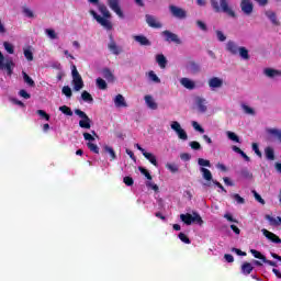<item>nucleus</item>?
Instances as JSON below:
<instances>
[{
    "label": "nucleus",
    "instance_id": "54",
    "mask_svg": "<svg viewBox=\"0 0 281 281\" xmlns=\"http://www.w3.org/2000/svg\"><path fill=\"white\" fill-rule=\"evenodd\" d=\"M46 34L49 36V38L55 40L58 38V35L56 34V31L54 29H46Z\"/></svg>",
    "mask_w": 281,
    "mask_h": 281
},
{
    "label": "nucleus",
    "instance_id": "44",
    "mask_svg": "<svg viewBox=\"0 0 281 281\" xmlns=\"http://www.w3.org/2000/svg\"><path fill=\"white\" fill-rule=\"evenodd\" d=\"M198 164L199 166H202V168H212V162H210V160L204 158H199Z\"/></svg>",
    "mask_w": 281,
    "mask_h": 281
},
{
    "label": "nucleus",
    "instance_id": "41",
    "mask_svg": "<svg viewBox=\"0 0 281 281\" xmlns=\"http://www.w3.org/2000/svg\"><path fill=\"white\" fill-rule=\"evenodd\" d=\"M226 135H227L228 139H231V142H235L236 144H240V137H238V135H236V133L227 132Z\"/></svg>",
    "mask_w": 281,
    "mask_h": 281
},
{
    "label": "nucleus",
    "instance_id": "10",
    "mask_svg": "<svg viewBox=\"0 0 281 281\" xmlns=\"http://www.w3.org/2000/svg\"><path fill=\"white\" fill-rule=\"evenodd\" d=\"M108 49L113 54L114 56H120L124 49H122L121 46L115 43V40H113V35H110V43L108 44Z\"/></svg>",
    "mask_w": 281,
    "mask_h": 281
},
{
    "label": "nucleus",
    "instance_id": "7",
    "mask_svg": "<svg viewBox=\"0 0 281 281\" xmlns=\"http://www.w3.org/2000/svg\"><path fill=\"white\" fill-rule=\"evenodd\" d=\"M171 130L177 133L179 139H183L184 142L188 139V133L181 127V124H179V122H171Z\"/></svg>",
    "mask_w": 281,
    "mask_h": 281
},
{
    "label": "nucleus",
    "instance_id": "5",
    "mask_svg": "<svg viewBox=\"0 0 281 281\" xmlns=\"http://www.w3.org/2000/svg\"><path fill=\"white\" fill-rule=\"evenodd\" d=\"M72 82L75 91H80L85 87V81L82 80V76L78 72V68L76 65L72 66Z\"/></svg>",
    "mask_w": 281,
    "mask_h": 281
},
{
    "label": "nucleus",
    "instance_id": "33",
    "mask_svg": "<svg viewBox=\"0 0 281 281\" xmlns=\"http://www.w3.org/2000/svg\"><path fill=\"white\" fill-rule=\"evenodd\" d=\"M22 76H23V80L26 85H29V87H36V83L34 82V80L32 79V77H30V75H27V72L22 71Z\"/></svg>",
    "mask_w": 281,
    "mask_h": 281
},
{
    "label": "nucleus",
    "instance_id": "36",
    "mask_svg": "<svg viewBox=\"0 0 281 281\" xmlns=\"http://www.w3.org/2000/svg\"><path fill=\"white\" fill-rule=\"evenodd\" d=\"M238 53L240 58L244 60H249V50L245 46L239 47Z\"/></svg>",
    "mask_w": 281,
    "mask_h": 281
},
{
    "label": "nucleus",
    "instance_id": "51",
    "mask_svg": "<svg viewBox=\"0 0 281 281\" xmlns=\"http://www.w3.org/2000/svg\"><path fill=\"white\" fill-rule=\"evenodd\" d=\"M61 93H64V95H66V98H71V95H72L71 88L69 86H65L61 89Z\"/></svg>",
    "mask_w": 281,
    "mask_h": 281
},
{
    "label": "nucleus",
    "instance_id": "55",
    "mask_svg": "<svg viewBox=\"0 0 281 281\" xmlns=\"http://www.w3.org/2000/svg\"><path fill=\"white\" fill-rule=\"evenodd\" d=\"M37 115H40V117H43V120H46V122H49L50 116L44 110H37Z\"/></svg>",
    "mask_w": 281,
    "mask_h": 281
},
{
    "label": "nucleus",
    "instance_id": "38",
    "mask_svg": "<svg viewBox=\"0 0 281 281\" xmlns=\"http://www.w3.org/2000/svg\"><path fill=\"white\" fill-rule=\"evenodd\" d=\"M81 100H83V102H88L89 104L93 103V97L91 93L87 92V90L81 93Z\"/></svg>",
    "mask_w": 281,
    "mask_h": 281
},
{
    "label": "nucleus",
    "instance_id": "64",
    "mask_svg": "<svg viewBox=\"0 0 281 281\" xmlns=\"http://www.w3.org/2000/svg\"><path fill=\"white\" fill-rule=\"evenodd\" d=\"M196 25L200 27V30H202V32H207V25L203 21L198 20Z\"/></svg>",
    "mask_w": 281,
    "mask_h": 281
},
{
    "label": "nucleus",
    "instance_id": "31",
    "mask_svg": "<svg viewBox=\"0 0 281 281\" xmlns=\"http://www.w3.org/2000/svg\"><path fill=\"white\" fill-rule=\"evenodd\" d=\"M188 69L191 74H199V71H201V66H199L196 61H190Z\"/></svg>",
    "mask_w": 281,
    "mask_h": 281
},
{
    "label": "nucleus",
    "instance_id": "8",
    "mask_svg": "<svg viewBox=\"0 0 281 281\" xmlns=\"http://www.w3.org/2000/svg\"><path fill=\"white\" fill-rule=\"evenodd\" d=\"M108 5L116 13L119 19H124V12L122 11V7H120V0H108Z\"/></svg>",
    "mask_w": 281,
    "mask_h": 281
},
{
    "label": "nucleus",
    "instance_id": "58",
    "mask_svg": "<svg viewBox=\"0 0 281 281\" xmlns=\"http://www.w3.org/2000/svg\"><path fill=\"white\" fill-rule=\"evenodd\" d=\"M190 147L192 148V150H201V143L196 140H192L190 143Z\"/></svg>",
    "mask_w": 281,
    "mask_h": 281
},
{
    "label": "nucleus",
    "instance_id": "28",
    "mask_svg": "<svg viewBox=\"0 0 281 281\" xmlns=\"http://www.w3.org/2000/svg\"><path fill=\"white\" fill-rule=\"evenodd\" d=\"M143 157H145V159H148L149 162H150L153 166H155L156 168H157V166H159V164L157 162V157H156L154 154L148 153V151H145V153L143 154Z\"/></svg>",
    "mask_w": 281,
    "mask_h": 281
},
{
    "label": "nucleus",
    "instance_id": "6",
    "mask_svg": "<svg viewBox=\"0 0 281 281\" xmlns=\"http://www.w3.org/2000/svg\"><path fill=\"white\" fill-rule=\"evenodd\" d=\"M169 12L171 13L172 16H175V19H187L188 16V12L175 4L169 5Z\"/></svg>",
    "mask_w": 281,
    "mask_h": 281
},
{
    "label": "nucleus",
    "instance_id": "9",
    "mask_svg": "<svg viewBox=\"0 0 281 281\" xmlns=\"http://www.w3.org/2000/svg\"><path fill=\"white\" fill-rule=\"evenodd\" d=\"M5 57L3 56V53L0 52V69H5L8 76H12V67H14V61L8 60L4 63Z\"/></svg>",
    "mask_w": 281,
    "mask_h": 281
},
{
    "label": "nucleus",
    "instance_id": "42",
    "mask_svg": "<svg viewBox=\"0 0 281 281\" xmlns=\"http://www.w3.org/2000/svg\"><path fill=\"white\" fill-rule=\"evenodd\" d=\"M87 146L91 153H94V155H100V147H98V145L89 142Z\"/></svg>",
    "mask_w": 281,
    "mask_h": 281
},
{
    "label": "nucleus",
    "instance_id": "53",
    "mask_svg": "<svg viewBox=\"0 0 281 281\" xmlns=\"http://www.w3.org/2000/svg\"><path fill=\"white\" fill-rule=\"evenodd\" d=\"M123 183H125V186L131 187V186H134L135 180H133V177L127 176L123 178Z\"/></svg>",
    "mask_w": 281,
    "mask_h": 281
},
{
    "label": "nucleus",
    "instance_id": "3",
    "mask_svg": "<svg viewBox=\"0 0 281 281\" xmlns=\"http://www.w3.org/2000/svg\"><path fill=\"white\" fill-rule=\"evenodd\" d=\"M91 16H93V19H95L97 23H100V25L104 29L108 30V32H111V30H113V22H111V18H102L101 15L98 14V12H95V10H90L89 11Z\"/></svg>",
    "mask_w": 281,
    "mask_h": 281
},
{
    "label": "nucleus",
    "instance_id": "60",
    "mask_svg": "<svg viewBox=\"0 0 281 281\" xmlns=\"http://www.w3.org/2000/svg\"><path fill=\"white\" fill-rule=\"evenodd\" d=\"M252 194L256 199V201H258V203H261V205H265V199H262V196L260 194H258V192H256V190L252 191Z\"/></svg>",
    "mask_w": 281,
    "mask_h": 281
},
{
    "label": "nucleus",
    "instance_id": "17",
    "mask_svg": "<svg viewBox=\"0 0 281 281\" xmlns=\"http://www.w3.org/2000/svg\"><path fill=\"white\" fill-rule=\"evenodd\" d=\"M114 104L117 109H126V106H128V104L126 103V99H124V95L122 94H117L115 98H114Z\"/></svg>",
    "mask_w": 281,
    "mask_h": 281
},
{
    "label": "nucleus",
    "instance_id": "52",
    "mask_svg": "<svg viewBox=\"0 0 281 281\" xmlns=\"http://www.w3.org/2000/svg\"><path fill=\"white\" fill-rule=\"evenodd\" d=\"M24 56H25L26 60H29L30 63H32V60H34V53H32V50H30V49H24Z\"/></svg>",
    "mask_w": 281,
    "mask_h": 281
},
{
    "label": "nucleus",
    "instance_id": "50",
    "mask_svg": "<svg viewBox=\"0 0 281 281\" xmlns=\"http://www.w3.org/2000/svg\"><path fill=\"white\" fill-rule=\"evenodd\" d=\"M3 47L8 54H14V46L10 42H4Z\"/></svg>",
    "mask_w": 281,
    "mask_h": 281
},
{
    "label": "nucleus",
    "instance_id": "39",
    "mask_svg": "<svg viewBox=\"0 0 281 281\" xmlns=\"http://www.w3.org/2000/svg\"><path fill=\"white\" fill-rule=\"evenodd\" d=\"M250 254L254 256V258H257L258 260H261L262 262L266 261V256L262 255V252L256 250V249H250Z\"/></svg>",
    "mask_w": 281,
    "mask_h": 281
},
{
    "label": "nucleus",
    "instance_id": "63",
    "mask_svg": "<svg viewBox=\"0 0 281 281\" xmlns=\"http://www.w3.org/2000/svg\"><path fill=\"white\" fill-rule=\"evenodd\" d=\"M23 14H25L29 19H34V12L30 8H24Z\"/></svg>",
    "mask_w": 281,
    "mask_h": 281
},
{
    "label": "nucleus",
    "instance_id": "16",
    "mask_svg": "<svg viewBox=\"0 0 281 281\" xmlns=\"http://www.w3.org/2000/svg\"><path fill=\"white\" fill-rule=\"evenodd\" d=\"M195 104L200 111V113H205L207 111V101L201 97L195 98Z\"/></svg>",
    "mask_w": 281,
    "mask_h": 281
},
{
    "label": "nucleus",
    "instance_id": "24",
    "mask_svg": "<svg viewBox=\"0 0 281 281\" xmlns=\"http://www.w3.org/2000/svg\"><path fill=\"white\" fill-rule=\"evenodd\" d=\"M156 63L159 65L160 69H166V65H168V59H166V56H164V54H158L156 56Z\"/></svg>",
    "mask_w": 281,
    "mask_h": 281
},
{
    "label": "nucleus",
    "instance_id": "4",
    "mask_svg": "<svg viewBox=\"0 0 281 281\" xmlns=\"http://www.w3.org/2000/svg\"><path fill=\"white\" fill-rule=\"evenodd\" d=\"M75 113L78 115V117L81 119L79 121L80 128H86V130L91 128V119L89 117V115H87V113H85V111L80 109H76Z\"/></svg>",
    "mask_w": 281,
    "mask_h": 281
},
{
    "label": "nucleus",
    "instance_id": "20",
    "mask_svg": "<svg viewBox=\"0 0 281 281\" xmlns=\"http://www.w3.org/2000/svg\"><path fill=\"white\" fill-rule=\"evenodd\" d=\"M266 16L271 21L272 25L280 26V21L278 20V15L273 11H266Z\"/></svg>",
    "mask_w": 281,
    "mask_h": 281
},
{
    "label": "nucleus",
    "instance_id": "46",
    "mask_svg": "<svg viewBox=\"0 0 281 281\" xmlns=\"http://www.w3.org/2000/svg\"><path fill=\"white\" fill-rule=\"evenodd\" d=\"M178 238L186 245H190V237L186 233H179Z\"/></svg>",
    "mask_w": 281,
    "mask_h": 281
},
{
    "label": "nucleus",
    "instance_id": "34",
    "mask_svg": "<svg viewBox=\"0 0 281 281\" xmlns=\"http://www.w3.org/2000/svg\"><path fill=\"white\" fill-rule=\"evenodd\" d=\"M239 175H240L241 179H254V173H251V171H249V169H247V168H243L239 171Z\"/></svg>",
    "mask_w": 281,
    "mask_h": 281
},
{
    "label": "nucleus",
    "instance_id": "48",
    "mask_svg": "<svg viewBox=\"0 0 281 281\" xmlns=\"http://www.w3.org/2000/svg\"><path fill=\"white\" fill-rule=\"evenodd\" d=\"M138 170L142 175H144V177H146V179H148V181H153V176L146 170V168L139 167Z\"/></svg>",
    "mask_w": 281,
    "mask_h": 281
},
{
    "label": "nucleus",
    "instance_id": "35",
    "mask_svg": "<svg viewBox=\"0 0 281 281\" xmlns=\"http://www.w3.org/2000/svg\"><path fill=\"white\" fill-rule=\"evenodd\" d=\"M95 82H97L98 89H100L101 91H106L109 86L106 85V81L104 79L99 77L97 78Z\"/></svg>",
    "mask_w": 281,
    "mask_h": 281
},
{
    "label": "nucleus",
    "instance_id": "57",
    "mask_svg": "<svg viewBox=\"0 0 281 281\" xmlns=\"http://www.w3.org/2000/svg\"><path fill=\"white\" fill-rule=\"evenodd\" d=\"M192 126L198 133H205V130L196 121L192 122Z\"/></svg>",
    "mask_w": 281,
    "mask_h": 281
},
{
    "label": "nucleus",
    "instance_id": "29",
    "mask_svg": "<svg viewBox=\"0 0 281 281\" xmlns=\"http://www.w3.org/2000/svg\"><path fill=\"white\" fill-rule=\"evenodd\" d=\"M180 85H182V87H184L186 89H194L195 85H194V81L188 79V78H182L180 80Z\"/></svg>",
    "mask_w": 281,
    "mask_h": 281
},
{
    "label": "nucleus",
    "instance_id": "22",
    "mask_svg": "<svg viewBox=\"0 0 281 281\" xmlns=\"http://www.w3.org/2000/svg\"><path fill=\"white\" fill-rule=\"evenodd\" d=\"M240 47H238V45H236L234 42L228 41L226 44V49L227 52H229L231 54H233L234 56H236V54H238Z\"/></svg>",
    "mask_w": 281,
    "mask_h": 281
},
{
    "label": "nucleus",
    "instance_id": "2",
    "mask_svg": "<svg viewBox=\"0 0 281 281\" xmlns=\"http://www.w3.org/2000/svg\"><path fill=\"white\" fill-rule=\"evenodd\" d=\"M180 220L184 225H192V223H196L198 225H203V218L196 212H193V215L190 213L180 214Z\"/></svg>",
    "mask_w": 281,
    "mask_h": 281
},
{
    "label": "nucleus",
    "instance_id": "12",
    "mask_svg": "<svg viewBox=\"0 0 281 281\" xmlns=\"http://www.w3.org/2000/svg\"><path fill=\"white\" fill-rule=\"evenodd\" d=\"M146 23L149 27H153L154 30H161L164 25L161 22L157 21V18L155 15L146 14L145 15Z\"/></svg>",
    "mask_w": 281,
    "mask_h": 281
},
{
    "label": "nucleus",
    "instance_id": "25",
    "mask_svg": "<svg viewBox=\"0 0 281 281\" xmlns=\"http://www.w3.org/2000/svg\"><path fill=\"white\" fill-rule=\"evenodd\" d=\"M267 133H268V135H271V137H273V139H278L281 144V130L268 128Z\"/></svg>",
    "mask_w": 281,
    "mask_h": 281
},
{
    "label": "nucleus",
    "instance_id": "47",
    "mask_svg": "<svg viewBox=\"0 0 281 281\" xmlns=\"http://www.w3.org/2000/svg\"><path fill=\"white\" fill-rule=\"evenodd\" d=\"M232 199H234L239 205L245 204V198L240 196L238 193L232 194Z\"/></svg>",
    "mask_w": 281,
    "mask_h": 281
},
{
    "label": "nucleus",
    "instance_id": "18",
    "mask_svg": "<svg viewBox=\"0 0 281 281\" xmlns=\"http://www.w3.org/2000/svg\"><path fill=\"white\" fill-rule=\"evenodd\" d=\"M133 38L136 43H139V45L142 46L149 47V45H151L148 37L144 35H134Z\"/></svg>",
    "mask_w": 281,
    "mask_h": 281
},
{
    "label": "nucleus",
    "instance_id": "32",
    "mask_svg": "<svg viewBox=\"0 0 281 281\" xmlns=\"http://www.w3.org/2000/svg\"><path fill=\"white\" fill-rule=\"evenodd\" d=\"M200 172H202V177L205 181H212V171H210V169L201 167Z\"/></svg>",
    "mask_w": 281,
    "mask_h": 281
},
{
    "label": "nucleus",
    "instance_id": "30",
    "mask_svg": "<svg viewBox=\"0 0 281 281\" xmlns=\"http://www.w3.org/2000/svg\"><path fill=\"white\" fill-rule=\"evenodd\" d=\"M265 75L268 76V78H276V76H281V70H277L273 68H266Z\"/></svg>",
    "mask_w": 281,
    "mask_h": 281
},
{
    "label": "nucleus",
    "instance_id": "37",
    "mask_svg": "<svg viewBox=\"0 0 281 281\" xmlns=\"http://www.w3.org/2000/svg\"><path fill=\"white\" fill-rule=\"evenodd\" d=\"M104 153H109L110 157H111V161H114V159L117 158V156L115 155V150L113 149V147H110L109 145H105L103 147Z\"/></svg>",
    "mask_w": 281,
    "mask_h": 281
},
{
    "label": "nucleus",
    "instance_id": "14",
    "mask_svg": "<svg viewBox=\"0 0 281 281\" xmlns=\"http://www.w3.org/2000/svg\"><path fill=\"white\" fill-rule=\"evenodd\" d=\"M263 236L268 238L271 243H274L276 245H280L281 239L276 235L274 233L269 232L267 228L261 229Z\"/></svg>",
    "mask_w": 281,
    "mask_h": 281
},
{
    "label": "nucleus",
    "instance_id": "61",
    "mask_svg": "<svg viewBox=\"0 0 281 281\" xmlns=\"http://www.w3.org/2000/svg\"><path fill=\"white\" fill-rule=\"evenodd\" d=\"M216 36H217V40H218L221 43H224V41H227V36H225V34L222 33V31H216Z\"/></svg>",
    "mask_w": 281,
    "mask_h": 281
},
{
    "label": "nucleus",
    "instance_id": "40",
    "mask_svg": "<svg viewBox=\"0 0 281 281\" xmlns=\"http://www.w3.org/2000/svg\"><path fill=\"white\" fill-rule=\"evenodd\" d=\"M266 221H269L270 225H281V217L278 216L277 220L276 217L271 215H266Z\"/></svg>",
    "mask_w": 281,
    "mask_h": 281
},
{
    "label": "nucleus",
    "instance_id": "15",
    "mask_svg": "<svg viewBox=\"0 0 281 281\" xmlns=\"http://www.w3.org/2000/svg\"><path fill=\"white\" fill-rule=\"evenodd\" d=\"M209 87L210 89H221V87H223V79L218 77H212L209 79Z\"/></svg>",
    "mask_w": 281,
    "mask_h": 281
},
{
    "label": "nucleus",
    "instance_id": "21",
    "mask_svg": "<svg viewBox=\"0 0 281 281\" xmlns=\"http://www.w3.org/2000/svg\"><path fill=\"white\" fill-rule=\"evenodd\" d=\"M145 102L148 109H151V111H157L158 105H157V102H155V99H153V95L150 94L145 95Z\"/></svg>",
    "mask_w": 281,
    "mask_h": 281
},
{
    "label": "nucleus",
    "instance_id": "27",
    "mask_svg": "<svg viewBox=\"0 0 281 281\" xmlns=\"http://www.w3.org/2000/svg\"><path fill=\"white\" fill-rule=\"evenodd\" d=\"M251 271H254V266L247 261H245L243 265H241V273L244 276H249L251 273Z\"/></svg>",
    "mask_w": 281,
    "mask_h": 281
},
{
    "label": "nucleus",
    "instance_id": "13",
    "mask_svg": "<svg viewBox=\"0 0 281 281\" xmlns=\"http://www.w3.org/2000/svg\"><path fill=\"white\" fill-rule=\"evenodd\" d=\"M240 8L241 12L249 16L254 12V2L251 0H241Z\"/></svg>",
    "mask_w": 281,
    "mask_h": 281
},
{
    "label": "nucleus",
    "instance_id": "11",
    "mask_svg": "<svg viewBox=\"0 0 281 281\" xmlns=\"http://www.w3.org/2000/svg\"><path fill=\"white\" fill-rule=\"evenodd\" d=\"M162 36H165V41L167 43H176V45H181V38H179V35L166 30L162 32Z\"/></svg>",
    "mask_w": 281,
    "mask_h": 281
},
{
    "label": "nucleus",
    "instance_id": "1",
    "mask_svg": "<svg viewBox=\"0 0 281 281\" xmlns=\"http://www.w3.org/2000/svg\"><path fill=\"white\" fill-rule=\"evenodd\" d=\"M210 3L214 12H224V14H228V16H232L233 19L236 18V12L229 8V2L227 0H210Z\"/></svg>",
    "mask_w": 281,
    "mask_h": 281
},
{
    "label": "nucleus",
    "instance_id": "26",
    "mask_svg": "<svg viewBox=\"0 0 281 281\" xmlns=\"http://www.w3.org/2000/svg\"><path fill=\"white\" fill-rule=\"evenodd\" d=\"M265 155L268 161H276V151L272 149V147H266Z\"/></svg>",
    "mask_w": 281,
    "mask_h": 281
},
{
    "label": "nucleus",
    "instance_id": "45",
    "mask_svg": "<svg viewBox=\"0 0 281 281\" xmlns=\"http://www.w3.org/2000/svg\"><path fill=\"white\" fill-rule=\"evenodd\" d=\"M243 111L246 113V115H256V111H254V108H249L247 104H241Z\"/></svg>",
    "mask_w": 281,
    "mask_h": 281
},
{
    "label": "nucleus",
    "instance_id": "43",
    "mask_svg": "<svg viewBox=\"0 0 281 281\" xmlns=\"http://www.w3.org/2000/svg\"><path fill=\"white\" fill-rule=\"evenodd\" d=\"M59 111H61L64 113V115H68L69 117H71V115H74V111H71V108H69L67 105L59 106Z\"/></svg>",
    "mask_w": 281,
    "mask_h": 281
},
{
    "label": "nucleus",
    "instance_id": "59",
    "mask_svg": "<svg viewBox=\"0 0 281 281\" xmlns=\"http://www.w3.org/2000/svg\"><path fill=\"white\" fill-rule=\"evenodd\" d=\"M149 78L150 80H153V82H157V83L161 82V79H159V77L153 70L149 71Z\"/></svg>",
    "mask_w": 281,
    "mask_h": 281
},
{
    "label": "nucleus",
    "instance_id": "62",
    "mask_svg": "<svg viewBox=\"0 0 281 281\" xmlns=\"http://www.w3.org/2000/svg\"><path fill=\"white\" fill-rule=\"evenodd\" d=\"M252 150L256 153L258 157H262V151H260V148L258 147V143H252Z\"/></svg>",
    "mask_w": 281,
    "mask_h": 281
},
{
    "label": "nucleus",
    "instance_id": "49",
    "mask_svg": "<svg viewBox=\"0 0 281 281\" xmlns=\"http://www.w3.org/2000/svg\"><path fill=\"white\" fill-rule=\"evenodd\" d=\"M167 170H170L173 175L179 172V166L176 164H167L166 165Z\"/></svg>",
    "mask_w": 281,
    "mask_h": 281
},
{
    "label": "nucleus",
    "instance_id": "19",
    "mask_svg": "<svg viewBox=\"0 0 281 281\" xmlns=\"http://www.w3.org/2000/svg\"><path fill=\"white\" fill-rule=\"evenodd\" d=\"M102 76L108 82H115V75L109 68L102 69Z\"/></svg>",
    "mask_w": 281,
    "mask_h": 281
},
{
    "label": "nucleus",
    "instance_id": "23",
    "mask_svg": "<svg viewBox=\"0 0 281 281\" xmlns=\"http://www.w3.org/2000/svg\"><path fill=\"white\" fill-rule=\"evenodd\" d=\"M98 10L99 12H101L102 16L105 19H111V12L109 11V9L106 8V4L104 3H100L98 4Z\"/></svg>",
    "mask_w": 281,
    "mask_h": 281
},
{
    "label": "nucleus",
    "instance_id": "56",
    "mask_svg": "<svg viewBox=\"0 0 281 281\" xmlns=\"http://www.w3.org/2000/svg\"><path fill=\"white\" fill-rule=\"evenodd\" d=\"M19 95L21 98H24V100H30L32 98V94H30L26 90L22 89L19 91Z\"/></svg>",
    "mask_w": 281,
    "mask_h": 281
}]
</instances>
